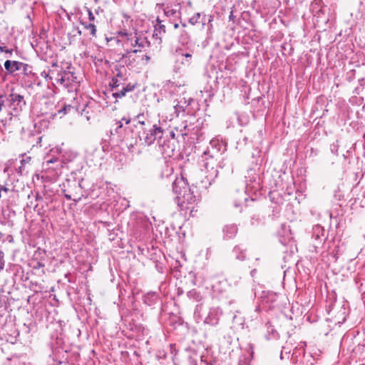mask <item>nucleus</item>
<instances>
[{
  "mask_svg": "<svg viewBox=\"0 0 365 365\" xmlns=\"http://www.w3.org/2000/svg\"><path fill=\"white\" fill-rule=\"evenodd\" d=\"M161 178H170L173 192L176 195L175 202L178 206L189 209L185 205H192L197 200L195 194V187L189 186L187 180L183 177L178 178L173 174V168L168 162H165L160 172Z\"/></svg>",
  "mask_w": 365,
  "mask_h": 365,
  "instance_id": "f257e3e1",
  "label": "nucleus"
},
{
  "mask_svg": "<svg viewBox=\"0 0 365 365\" xmlns=\"http://www.w3.org/2000/svg\"><path fill=\"white\" fill-rule=\"evenodd\" d=\"M223 311L220 307H211L204 317V338L211 342H218L223 336L224 331L220 324Z\"/></svg>",
  "mask_w": 365,
  "mask_h": 365,
  "instance_id": "f03ea898",
  "label": "nucleus"
},
{
  "mask_svg": "<svg viewBox=\"0 0 365 365\" xmlns=\"http://www.w3.org/2000/svg\"><path fill=\"white\" fill-rule=\"evenodd\" d=\"M117 38L126 54L140 52V49L133 50V47L145 48L148 45L145 38L138 37L136 34L120 31Z\"/></svg>",
  "mask_w": 365,
  "mask_h": 365,
  "instance_id": "7ed1b4c3",
  "label": "nucleus"
},
{
  "mask_svg": "<svg viewBox=\"0 0 365 365\" xmlns=\"http://www.w3.org/2000/svg\"><path fill=\"white\" fill-rule=\"evenodd\" d=\"M263 171L260 169V165L256 163L250 168L245 175V192L256 193L263 187V179L261 175Z\"/></svg>",
  "mask_w": 365,
  "mask_h": 365,
  "instance_id": "20e7f679",
  "label": "nucleus"
},
{
  "mask_svg": "<svg viewBox=\"0 0 365 365\" xmlns=\"http://www.w3.org/2000/svg\"><path fill=\"white\" fill-rule=\"evenodd\" d=\"M306 342L301 341L297 346L294 348L292 354V363L293 365H314L315 363L314 357L309 353L305 352L304 347Z\"/></svg>",
  "mask_w": 365,
  "mask_h": 365,
  "instance_id": "39448f33",
  "label": "nucleus"
},
{
  "mask_svg": "<svg viewBox=\"0 0 365 365\" xmlns=\"http://www.w3.org/2000/svg\"><path fill=\"white\" fill-rule=\"evenodd\" d=\"M158 144L159 150L165 158L174 157L180 150L177 138H158Z\"/></svg>",
  "mask_w": 365,
  "mask_h": 365,
  "instance_id": "423d86ee",
  "label": "nucleus"
},
{
  "mask_svg": "<svg viewBox=\"0 0 365 365\" xmlns=\"http://www.w3.org/2000/svg\"><path fill=\"white\" fill-rule=\"evenodd\" d=\"M63 344V339L61 337H59L57 334L51 335V341L49 343L51 348L53 350V363L51 365H59L62 364L68 363V357L63 354L62 356H58L61 352L67 353L66 351H63V348H61V345Z\"/></svg>",
  "mask_w": 365,
  "mask_h": 365,
  "instance_id": "0eeeda50",
  "label": "nucleus"
},
{
  "mask_svg": "<svg viewBox=\"0 0 365 365\" xmlns=\"http://www.w3.org/2000/svg\"><path fill=\"white\" fill-rule=\"evenodd\" d=\"M45 173L51 180H56L61 174L63 168L62 162L56 158L55 155L50 160H47L43 163Z\"/></svg>",
  "mask_w": 365,
  "mask_h": 365,
  "instance_id": "6e6552de",
  "label": "nucleus"
},
{
  "mask_svg": "<svg viewBox=\"0 0 365 365\" xmlns=\"http://www.w3.org/2000/svg\"><path fill=\"white\" fill-rule=\"evenodd\" d=\"M45 78L50 80L54 79L57 83L66 88L69 87L73 83H77L76 77L74 74L66 71L58 73L57 76H55V73L53 71H50L49 73L45 76Z\"/></svg>",
  "mask_w": 365,
  "mask_h": 365,
  "instance_id": "1a4fd4ad",
  "label": "nucleus"
},
{
  "mask_svg": "<svg viewBox=\"0 0 365 365\" xmlns=\"http://www.w3.org/2000/svg\"><path fill=\"white\" fill-rule=\"evenodd\" d=\"M49 152L52 155H60L62 158V160H61L62 163L71 162L77 156V153L66 147L64 143L51 148Z\"/></svg>",
  "mask_w": 365,
  "mask_h": 365,
  "instance_id": "9d476101",
  "label": "nucleus"
},
{
  "mask_svg": "<svg viewBox=\"0 0 365 365\" xmlns=\"http://www.w3.org/2000/svg\"><path fill=\"white\" fill-rule=\"evenodd\" d=\"M345 249V245L343 242H341L339 240L336 242L333 241L327 250L328 261L329 262H336L339 257L344 252Z\"/></svg>",
  "mask_w": 365,
  "mask_h": 365,
  "instance_id": "9b49d317",
  "label": "nucleus"
},
{
  "mask_svg": "<svg viewBox=\"0 0 365 365\" xmlns=\"http://www.w3.org/2000/svg\"><path fill=\"white\" fill-rule=\"evenodd\" d=\"M312 238L313 239L312 247L316 252H318V249L324 242L325 237V230L320 225H316L312 227Z\"/></svg>",
  "mask_w": 365,
  "mask_h": 365,
  "instance_id": "f8f14e48",
  "label": "nucleus"
},
{
  "mask_svg": "<svg viewBox=\"0 0 365 365\" xmlns=\"http://www.w3.org/2000/svg\"><path fill=\"white\" fill-rule=\"evenodd\" d=\"M156 138H139L138 141V138H127V140H130V142H125V145L130 152H135V145L138 147L136 151L140 152V145L149 146L154 143V140Z\"/></svg>",
  "mask_w": 365,
  "mask_h": 365,
  "instance_id": "ddd939ff",
  "label": "nucleus"
},
{
  "mask_svg": "<svg viewBox=\"0 0 365 365\" xmlns=\"http://www.w3.org/2000/svg\"><path fill=\"white\" fill-rule=\"evenodd\" d=\"M277 295L272 292H262L261 296V306L266 309L274 307V302L277 301Z\"/></svg>",
  "mask_w": 365,
  "mask_h": 365,
  "instance_id": "4468645a",
  "label": "nucleus"
},
{
  "mask_svg": "<svg viewBox=\"0 0 365 365\" xmlns=\"http://www.w3.org/2000/svg\"><path fill=\"white\" fill-rule=\"evenodd\" d=\"M143 301L145 304L150 307L152 309L162 305L159 296L156 292H148L143 295Z\"/></svg>",
  "mask_w": 365,
  "mask_h": 365,
  "instance_id": "2eb2a0df",
  "label": "nucleus"
},
{
  "mask_svg": "<svg viewBox=\"0 0 365 365\" xmlns=\"http://www.w3.org/2000/svg\"><path fill=\"white\" fill-rule=\"evenodd\" d=\"M154 255L155 257H152L150 259L154 262L156 270L159 273H163L165 269V265L163 262L165 256L160 250L158 253L155 252Z\"/></svg>",
  "mask_w": 365,
  "mask_h": 365,
  "instance_id": "dca6fc26",
  "label": "nucleus"
},
{
  "mask_svg": "<svg viewBox=\"0 0 365 365\" xmlns=\"http://www.w3.org/2000/svg\"><path fill=\"white\" fill-rule=\"evenodd\" d=\"M192 101V98H189L188 99L183 98L180 101H178V103L174 106L176 117L179 116L180 113H184L185 112L186 108L191 103Z\"/></svg>",
  "mask_w": 365,
  "mask_h": 365,
  "instance_id": "f3484780",
  "label": "nucleus"
},
{
  "mask_svg": "<svg viewBox=\"0 0 365 365\" xmlns=\"http://www.w3.org/2000/svg\"><path fill=\"white\" fill-rule=\"evenodd\" d=\"M354 282L359 292L361 294L363 301L365 302V274L359 273L354 277Z\"/></svg>",
  "mask_w": 365,
  "mask_h": 365,
  "instance_id": "a211bd4d",
  "label": "nucleus"
},
{
  "mask_svg": "<svg viewBox=\"0 0 365 365\" xmlns=\"http://www.w3.org/2000/svg\"><path fill=\"white\" fill-rule=\"evenodd\" d=\"M232 254L235 259L244 261L247 256V249L242 245H236L232 249Z\"/></svg>",
  "mask_w": 365,
  "mask_h": 365,
  "instance_id": "6ab92c4d",
  "label": "nucleus"
},
{
  "mask_svg": "<svg viewBox=\"0 0 365 365\" xmlns=\"http://www.w3.org/2000/svg\"><path fill=\"white\" fill-rule=\"evenodd\" d=\"M237 226L235 224H230L224 226L222 232L225 239H232L237 233Z\"/></svg>",
  "mask_w": 365,
  "mask_h": 365,
  "instance_id": "aec40b11",
  "label": "nucleus"
},
{
  "mask_svg": "<svg viewBox=\"0 0 365 365\" xmlns=\"http://www.w3.org/2000/svg\"><path fill=\"white\" fill-rule=\"evenodd\" d=\"M341 140H343V138H341L340 140L337 139L335 140V142H334L330 145V149H331V153L336 155H339L341 153L343 156H344L345 154L344 152L345 150L346 152H348V150H346V148H343L341 146V144H342Z\"/></svg>",
  "mask_w": 365,
  "mask_h": 365,
  "instance_id": "412c9836",
  "label": "nucleus"
},
{
  "mask_svg": "<svg viewBox=\"0 0 365 365\" xmlns=\"http://www.w3.org/2000/svg\"><path fill=\"white\" fill-rule=\"evenodd\" d=\"M210 144L213 148H215L217 152H224L226 150L227 143L224 141L223 138H221V140H220L219 138H211Z\"/></svg>",
  "mask_w": 365,
  "mask_h": 365,
  "instance_id": "4be33fe9",
  "label": "nucleus"
},
{
  "mask_svg": "<svg viewBox=\"0 0 365 365\" xmlns=\"http://www.w3.org/2000/svg\"><path fill=\"white\" fill-rule=\"evenodd\" d=\"M21 66V62L16 61L6 60L4 63L5 69L9 73H13L15 71H19Z\"/></svg>",
  "mask_w": 365,
  "mask_h": 365,
  "instance_id": "5701e85b",
  "label": "nucleus"
},
{
  "mask_svg": "<svg viewBox=\"0 0 365 365\" xmlns=\"http://www.w3.org/2000/svg\"><path fill=\"white\" fill-rule=\"evenodd\" d=\"M113 159L115 160V167L118 170H120L123 168V165L126 163L127 158L125 155L123 153H116L113 156Z\"/></svg>",
  "mask_w": 365,
  "mask_h": 365,
  "instance_id": "b1692460",
  "label": "nucleus"
},
{
  "mask_svg": "<svg viewBox=\"0 0 365 365\" xmlns=\"http://www.w3.org/2000/svg\"><path fill=\"white\" fill-rule=\"evenodd\" d=\"M187 297L193 300L195 302L200 304V302L202 300V296L200 292L197 291L195 289H192L187 292Z\"/></svg>",
  "mask_w": 365,
  "mask_h": 365,
  "instance_id": "393cba45",
  "label": "nucleus"
},
{
  "mask_svg": "<svg viewBox=\"0 0 365 365\" xmlns=\"http://www.w3.org/2000/svg\"><path fill=\"white\" fill-rule=\"evenodd\" d=\"M11 101L13 103H16V106H19L20 108H22V106H25L26 103L24 100V96L17 94V93H11L10 95Z\"/></svg>",
  "mask_w": 365,
  "mask_h": 365,
  "instance_id": "a878e982",
  "label": "nucleus"
},
{
  "mask_svg": "<svg viewBox=\"0 0 365 365\" xmlns=\"http://www.w3.org/2000/svg\"><path fill=\"white\" fill-rule=\"evenodd\" d=\"M202 309V304H197L195 306L194 313H193V317L196 323H199L200 321L203 320V318L205 316H203L201 314Z\"/></svg>",
  "mask_w": 365,
  "mask_h": 365,
  "instance_id": "bb28decb",
  "label": "nucleus"
},
{
  "mask_svg": "<svg viewBox=\"0 0 365 365\" xmlns=\"http://www.w3.org/2000/svg\"><path fill=\"white\" fill-rule=\"evenodd\" d=\"M125 122V123L127 125L130 123V120L128 119H126L125 118H122V120L120 121H118L116 123V128H115V132L113 133V130H111V135H123V133H122V128H123V122Z\"/></svg>",
  "mask_w": 365,
  "mask_h": 365,
  "instance_id": "cd10ccee",
  "label": "nucleus"
},
{
  "mask_svg": "<svg viewBox=\"0 0 365 365\" xmlns=\"http://www.w3.org/2000/svg\"><path fill=\"white\" fill-rule=\"evenodd\" d=\"M178 5L175 6V8H170L168 6L163 9V11L165 16H175L178 11Z\"/></svg>",
  "mask_w": 365,
  "mask_h": 365,
  "instance_id": "c85d7f7f",
  "label": "nucleus"
},
{
  "mask_svg": "<svg viewBox=\"0 0 365 365\" xmlns=\"http://www.w3.org/2000/svg\"><path fill=\"white\" fill-rule=\"evenodd\" d=\"M262 219L259 214H254L250 219V224L252 226H257L262 223Z\"/></svg>",
  "mask_w": 365,
  "mask_h": 365,
  "instance_id": "c756f323",
  "label": "nucleus"
},
{
  "mask_svg": "<svg viewBox=\"0 0 365 365\" xmlns=\"http://www.w3.org/2000/svg\"><path fill=\"white\" fill-rule=\"evenodd\" d=\"M19 66L21 67L19 68V71H22L25 74H28V73L31 72V71L29 70L30 67L26 63L21 62V66Z\"/></svg>",
  "mask_w": 365,
  "mask_h": 365,
  "instance_id": "7c9ffc66",
  "label": "nucleus"
},
{
  "mask_svg": "<svg viewBox=\"0 0 365 365\" xmlns=\"http://www.w3.org/2000/svg\"><path fill=\"white\" fill-rule=\"evenodd\" d=\"M128 92L125 88H122L120 91L115 92L113 93V96L115 98H121L125 96Z\"/></svg>",
  "mask_w": 365,
  "mask_h": 365,
  "instance_id": "2f4dec72",
  "label": "nucleus"
},
{
  "mask_svg": "<svg viewBox=\"0 0 365 365\" xmlns=\"http://www.w3.org/2000/svg\"><path fill=\"white\" fill-rule=\"evenodd\" d=\"M84 26L86 29L90 30L91 35H93V36L96 35V26L93 24H84Z\"/></svg>",
  "mask_w": 365,
  "mask_h": 365,
  "instance_id": "473e14b6",
  "label": "nucleus"
},
{
  "mask_svg": "<svg viewBox=\"0 0 365 365\" xmlns=\"http://www.w3.org/2000/svg\"><path fill=\"white\" fill-rule=\"evenodd\" d=\"M290 351H291L290 349H289L286 346H282L281 354H280V359H283L284 354L289 355L290 354Z\"/></svg>",
  "mask_w": 365,
  "mask_h": 365,
  "instance_id": "72a5a7b5",
  "label": "nucleus"
},
{
  "mask_svg": "<svg viewBox=\"0 0 365 365\" xmlns=\"http://www.w3.org/2000/svg\"><path fill=\"white\" fill-rule=\"evenodd\" d=\"M247 200V197L246 196H245L242 200L235 201L234 205L237 208L241 207L243 204V202H246Z\"/></svg>",
  "mask_w": 365,
  "mask_h": 365,
  "instance_id": "f704fd0d",
  "label": "nucleus"
},
{
  "mask_svg": "<svg viewBox=\"0 0 365 365\" xmlns=\"http://www.w3.org/2000/svg\"><path fill=\"white\" fill-rule=\"evenodd\" d=\"M154 131L150 133L151 135H158L159 133H162L163 130L160 127L157 126L156 125H153Z\"/></svg>",
  "mask_w": 365,
  "mask_h": 365,
  "instance_id": "c9c22d12",
  "label": "nucleus"
},
{
  "mask_svg": "<svg viewBox=\"0 0 365 365\" xmlns=\"http://www.w3.org/2000/svg\"><path fill=\"white\" fill-rule=\"evenodd\" d=\"M233 323L238 324L240 325L243 324V319L241 317H238L237 315H234L232 318Z\"/></svg>",
  "mask_w": 365,
  "mask_h": 365,
  "instance_id": "e433bc0d",
  "label": "nucleus"
},
{
  "mask_svg": "<svg viewBox=\"0 0 365 365\" xmlns=\"http://www.w3.org/2000/svg\"><path fill=\"white\" fill-rule=\"evenodd\" d=\"M4 253L0 251V270L4 269Z\"/></svg>",
  "mask_w": 365,
  "mask_h": 365,
  "instance_id": "4c0bfd02",
  "label": "nucleus"
},
{
  "mask_svg": "<svg viewBox=\"0 0 365 365\" xmlns=\"http://www.w3.org/2000/svg\"><path fill=\"white\" fill-rule=\"evenodd\" d=\"M120 85L119 82H118V80L115 78H113L112 79V82H111V86L112 87L114 88H117Z\"/></svg>",
  "mask_w": 365,
  "mask_h": 365,
  "instance_id": "58836bf2",
  "label": "nucleus"
},
{
  "mask_svg": "<svg viewBox=\"0 0 365 365\" xmlns=\"http://www.w3.org/2000/svg\"><path fill=\"white\" fill-rule=\"evenodd\" d=\"M88 14V19L91 21H93L95 20V16L90 9H87Z\"/></svg>",
  "mask_w": 365,
  "mask_h": 365,
  "instance_id": "ea45409f",
  "label": "nucleus"
},
{
  "mask_svg": "<svg viewBox=\"0 0 365 365\" xmlns=\"http://www.w3.org/2000/svg\"><path fill=\"white\" fill-rule=\"evenodd\" d=\"M134 85L128 83L125 87H123V88H125L127 92H130L132 91L134 89Z\"/></svg>",
  "mask_w": 365,
  "mask_h": 365,
  "instance_id": "a19ab883",
  "label": "nucleus"
},
{
  "mask_svg": "<svg viewBox=\"0 0 365 365\" xmlns=\"http://www.w3.org/2000/svg\"><path fill=\"white\" fill-rule=\"evenodd\" d=\"M182 56L185 57L186 63L189 64L192 58V54L187 53L185 54H182Z\"/></svg>",
  "mask_w": 365,
  "mask_h": 365,
  "instance_id": "79ce46f5",
  "label": "nucleus"
},
{
  "mask_svg": "<svg viewBox=\"0 0 365 365\" xmlns=\"http://www.w3.org/2000/svg\"><path fill=\"white\" fill-rule=\"evenodd\" d=\"M71 106H66L63 109L59 110V113L63 112L64 113H67L68 110H70L71 109Z\"/></svg>",
  "mask_w": 365,
  "mask_h": 365,
  "instance_id": "37998d69",
  "label": "nucleus"
},
{
  "mask_svg": "<svg viewBox=\"0 0 365 365\" xmlns=\"http://www.w3.org/2000/svg\"><path fill=\"white\" fill-rule=\"evenodd\" d=\"M200 17V14H197V18L195 19V17H192L190 19V22L192 24H195L197 21V18Z\"/></svg>",
  "mask_w": 365,
  "mask_h": 365,
  "instance_id": "c03bdc74",
  "label": "nucleus"
},
{
  "mask_svg": "<svg viewBox=\"0 0 365 365\" xmlns=\"http://www.w3.org/2000/svg\"><path fill=\"white\" fill-rule=\"evenodd\" d=\"M41 140H42V138H38V140H37V141H36V145H33V147H35V146H36V147H38V146H39V147H41Z\"/></svg>",
  "mask_w": 365,
  "mask_h": 365,
  "instance_id": "a18cd8bd",
  "label": "nucleus"
},
{
  "mask_svg": "<svg viewBox=\"0 0 365 365\" xmlns=\"http://www.w3.org/2000/svg\"><path fill=\"white\" fill-rule=\"evenodd\" d=\"M341 315H342L341 321L339 320L337 322V323H339V324H341V323H343L346 320V316H345V312H344L342 313Z\"/></svg>",
  "mask_w": 365,
  "mask_h": 365,
  "instance_id": "49530a36",
  "label": "nucleus"
},
{
  "mask_svg": "<svg viewBox=\"0 0 365 365\" xmlns=\"http://www.w3.org/2000/svg\"><path fill=\"white\" fill-rule=\"evenodd\" d=\"M1 191L5 192H8L9 191V189L7 188L6 187L1 185Z\"/></svg>",
  "mask_w": 365,
  "mask_h": 365,
  "instance_id": "de8ad7c7",
  "label": "nucleus"
},
{
  "mask_svg": "<svg viewBox=\"0 0 365 365\" xmlns=\"http://www.w3.org/2000/svg\"><path fill=\"white\" fill-rule=\"evenodd\" d=\"M256 273H257V269H252L251 272H250L251 277H254Z\"/></svg>",
  "mask_w": 365,
  "mask_h": 365,
  "instance_id": "09e8293b",
  "label": "nucleus"
},
{
  "mask_svg": "<svg viewBox=\"0 0 365 365\" xmlns=\"http://www.w3.org/2000/svg\"><path fill=\"white\" fill-rule=\"evenodd\" d=\"M44 264L41 262H38V264L36 266L37 268L43 267Z\"/></svg>",
  "mask_w": 365,
  "mask_h": 365,
  "instance_id": "8fccbe9b",
  "label": "nucleus"
},
{
  "mask_svg": "<svg viewBox=\"0 0 365 365\" xmlns=\"http://www.w3.org/2000/svg\"><path fill=\"white\" fill-rule=\"evenodd\" d=\"M36 199V200H41L43 199V197L41 195H39L38 194H37Z\"/></svg>",
  "mask_w": 365,
  "mask_h": 365,
  "instance_id": "3c124183",
  "label": "nucleus"
},
{
  "mask_svg": "<svg viewBox=\"0 0 365 365\" xmlns=\"http://www.w3.org/2000/svg\"><path fill=\"white\" fill-rule=\"evenodd\" d=\"M64 196L67 200H71V196L70 195L65 194Z\"/></svg>",
  "mask_w": 365,
  "mask_h": 365,
  "instance_id": "603ef678",
  "label": "nucleus"
},
{
  "mask_svg": "<svg viewBox=\"0 0 365 365\" xmlns=\"http://www.w3.org/2000/svg\"><path fill=\"white\" fill-rule=\"evenodd\" d=\"M255 312L259 313L260 312V307L257 306L255 310Z\"/></svg>",
  "mask_w": 365,
  "mask_h": 365,
  "instance_id": "864d4df0",
  "label": "nucleus"
},
{
  "mask_svg": "<svg viewBox=\"0 0 365 365\" xmlns=\"http://www.w3.org/2000/svg\"><path fill=\"white\" fill-rule=\"evenodd\" d=\"M0 50H1V51L9 52V51H8V50L4 49V47H3V46H0Z\"/></svg>",
  "mask_w": 365,
  "mask_h": 365,
  "instance_id": "5fc2aeb1",
  "label": "nucleus"
},
{
  "mask_svg": "<svg viewBox=\"0 0 365 365\" xmlns=\"http://www.w3.org/2000/svg\"><path fill=\"white\" fill-rule=\"evenodd\" d=\"M142 48H143L133 47V50H135V49H140V51H141V49H142Z\"/></svg>",
  "mask_w": 365,
  "mask_h": 365,
  "instance_id": "6e6d98bb",
  "label": "nucleus"
},
{
  "mask_svg": "<svg viewBox=\"0 0 365 365\" xmlns=\"http://www.w3.org/2000/svg\"><path fill=\"white\" fill-rule=\"evenodd\" d=\"M239 365H247L245 362L242 363L241 360L239 362Z\"/></svg>",
  "mask_w": 365,
  "mask_h": 365,
  "instance_id": "4d7b16f0",
  "label": "nucleus"
},
{
  "mask_svg": "<svg viewBox=\"0 0 365 365\" xmlns=\"http://www.w3.org/2000/svg\"><path fill=\"white\" fill-rule=\"evenodd\" d=\"M145 58L147 61H148L150 60V57L148 56H145Z\"/></svg>",
  "mask_w": 365,
  "mask_h": 365,
  "instance_id": "13d9d810",
  "label": "nucleus"
},
{
  "mask_svg": "<svg viewBox=\"0 0 365 365\" xmlns=\"http://www.w3.org/2000/svg\"><path fill=\"white\" fill-rule=\"evenodd\" d=\"M232 16H233V14H232V12H231L230 15V19H232Z\"/></svg>",
  "mask_w": 365,
  "mask_h": 365,
  "instance_id": "bf43d9fd",
  "label": "nucleus"
},
{
  "mask_svg": "<svg viewBox=\"0 0 365 365\" xmlns=\"http://www.w3.org/2000/svg\"><path fill=\"white\" fill-rule=\"evenodd\" d=\"M178 25L177 24H175V27L178 28Z\"/></svg>",
  "mask_w": 365,
  "mask_h": 365,
  "instance_id": "052dcab7",
  "label": "nucleus"
},
{
  "mask_svg": "<svg viewBox=\"0 0 365 365\" xmlns=\"http://www.w3.org/2000/svg\"><path fill=\"white\" fill-rule=\"evenodd\" d=\"M175 136V134L173 133H172V137H174Z\"/></svg>",
  "mask_w": 365,
  "mask_h": 365,
  "instance_id": "680f3d73",
  "label": "nucleus"
}]
</instances>
